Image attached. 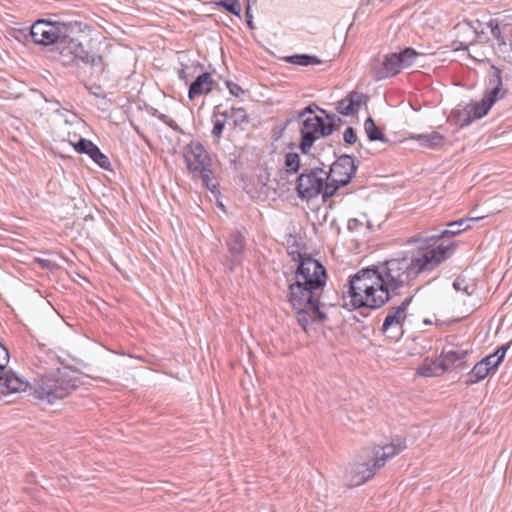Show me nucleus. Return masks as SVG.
Instances as JSON below:
<instances>
[{"instance_id": "72a5a7b5", "label": "nucleus", "mask_w": 512, "mask_h": 512, "mask_svg": "<svg viewBox=\"0 0 512 512\" xmlns=\"http://www.w3.org/2000/svg\"><path fill=\"white\" fill-rule=\"evenodd\" d=\"M365 132L371 141L383 140L384 136L380 129L376 126L372 118H367L364 123Z\"/></svg>"}, {"instance_id": "c756f323", "label": "nucleus", "mask_w": 512, "mask_h": 512, "mask_svg": "<svg viewBox=\"0 0 512 512\" xmlns=\"http://www.w3.org/2000/svg\"><path fill=\"white\" fill-rule=\"evenodd\" d=\"M440 359L429 361L426 359L418 368L417 373L422 377H433L440 375Z\"/></svg>"}, {"instance_id": "f03ea898", "label": "nucleus", "mask_w": 512, "mask_h": 512, "mask_svg": "<svg viewBox=\"0 0 512 512\" xmlns=\"http://www.w3.org/2000/svg\"><path fill=\"white\" fill-rule=\"evenodd\" d=\"M345 286L350 300L343 307L350 311L362 307L379 309L391 300V294L385 288L376 265L367 266L350 275Z\"/></svg>"}, {"instance_id": "a878e982", "label": "nucleus", "mask_w": 512, "mask_h": 512, "mask_svg": "<svg viewBox=\"0 0 512 512\" xmlns=\"http://www.w3.org/2000/svg\"><path fill=\"white\" fill-rule=\"evenodd\" d=\"M381 467H376V461H373V464L363 463L358 464L354 470L353 476V485L358 486L364 484L369 479H371Z\"/></svg>"}, {"instance_id": "5701e85b", "label": "nucleus", "mask_w": 512, "mask_h": 512, "mask_svg": "<svg viewBox=\"0 0 512 512\" xmlns=\"http://www.w3.org/2000/svg\"><path fill=\"white\" fill-rule=\"evenodd\" d=\"M366 96L359 92H351L337 104V111L342 115H352L365 104Z\"/></svg>"}, {"instance_id": "cd10ccee", "label": "nucleus", "mask_w": 512, "mask_h": 512, "mask_svg": "<svg viewBox=\"0 0 512 512\" xmlns=\"http://www.w3.org/2000/svg\"><path fill=\"white\" fill-rule=\"evenodd\" d=\"M421 146L427 148H434L444 144L445 137L439 132L433 131L429 134H418L413 136Z\"/></svg>"}, {"instance_id": "473e14b6", "label": "nucleus", "mask_w": 512, "mask_h": 512, "mask_svg": "<svg viewBox=\"0 0 512 512\" xmlns=\"http://www.w3.org/2000/svg\"><path fill=\"white\" fill-rule=\"evenodd\" d=\"M226 119V114L215 115L213 117L212 135L215 138L217 144L220 142V139L222 137V133L226 124Z\"/></svg>"}, {"instance_id": "3c124183", "label": "nucleus", "mask_w": 512, "mask_h": 512, "mask_svg": "<svg viewBox=\"0 0 512 512\" xmlns=\"http://www.w3.org/2000/svg\"><path fill=\"white\" fill-rule=\"evenodd\" d=\"M367 317V314H364L363 312H359V318Z\"/></svg>"}, {"instance_id": "de8ad7c7", "label": "nucleus", "mask_w": 512, "mask_h": 512, "mask_svg": "<svg viewBox=\"0 0 512 512\" xmlns=\"http://www.w3.org/2000/svg\"><path fill=\"white\" fill-rule=\"evenodd\" d=\"M423 324H424V325H431V324H432V321H431L429 318H425V319L423 320Z\"/></svg>"}, {"instance_id": "4be33fe9", "label": "nucleus", "mask_w": 512, "mask_h": 512, "mask_svg": "<svg viewBox=\"0 0 512 512\" xmlns=\"http://www.w3.org/2000/svg\"><path fill=\"white\" fill-rule=\"evenodd\" d=\"M58 362L59 357L55 352L39 347L34 355L32 364L38 369L37 372H45L58 367Z\"/></svg>"}, {"instance_id": "79ce46f5", "label": "nucleus", "mask_w": 512, "mask_h": 512, "mask_svg": "<svg viewBox=\"0 0 512 512\" xmlns=\"http://www.w3.org/2000/svg\"><path fill=\"white\" fill-rule=\"evenodd\" d=\"M226 85H227V88H228L229 92L231 94H233L234 96L238 97L241 94H243V92H244L243 89L238 84H236L234 82L228 81L226 83Z\"/></svg>"}, {"instance_id": "37998d69", "label": "nucleus", "mask_w": 512, "mask_h": 512, "mask_svg": "<svg viewBox=\"0 0 512 512\" xmlns=\"http://www.w3.org/2000/svg\"><path fill=\"white\" fill-rule=\"evenodd\" d=\"M344 140L348 144H353L357 140L356 133L354 132L353 128L348 127L344 132Z\"/></svg>"}, {"instance_id": "6ab92c4d", "label": "nucleus", "mask_w": 512, "mask_h": 512, "mask_svg": "<svg viewBox=\"0 0 512 512\" xmlns=\"http://www.w3.org/2000/svg\"><path fill=\"white\" fill-rule=\"evenodd\" d=\"M405 319L406 315H404V313L397 307H393L392 311L384 318L381 331L383 333H387L389 331L396 330L397 333L395 335H389V337L397 341L403 334V324Z\"/></svg>"}, {"instance_id": "ea45409f", "label": "nucleus", "mask_w": 512, "mask_h": 512, "mask_svg": "<svg viewBox=\"0 0 512 512\" xmlns=\"http://www.w3.org/2000/svg\"><path fill=\"white\" fill-rule=\"evenodd\" d=\"M481 361L487 368H489L490 372H495L498 370V368L494 367L496 366L497 361L492 354L486 355L481 359Z\"/></svg>"}, {"instance_id": "5fc2aeb1", "label": "nucleus", "mask_w": 512, "mask_h": 512, "mask_svg": "<svg viewBox=\"0 0 512 512\" xmlns=\"http://www.w3.org/2000/svg\"><path fill=\"white\" fill-rule=\"evenodd\" d=\"M147 227H148V228H149V230H151L152 232H155V231L153 230V228H152V226H151V225H148Z\"/></svg>"}, {"instance_id": "f257e3e1", "label": "nucleus", "mask_w": 512, "mask_h": 512, "mask_svg": "<svg viewBox=\"0 0 512 512\" xmlns=\"http://www.w3.org/2000/svg\"><path fill=\"white\" fill-rule=\"evenodd\" d=\"M469 227L465 226L463 229L457 230L445 229L436 234L412 237L408 242L415 244L418 249L425 250V252L420 255L404 253L401 257L376 265L391 298L399 295L400 289L415 280L419 274L432 271L451 258L457 247V242L453 240L440 242V240L446 236H456Z\"/></svg>"}, {"instance_id": "a18cd8bd", "label": "nucleus", "mask_w": 512, "mask_h": 512, "mask_svg": "<svg viewBox=\"0 0 512 512\" xmlns=\"http://www.w3.org/2000/svg\"><path fill=\"white\" fill-rule=\"evenodd\" d=\"M5 359H10V355L7 348L0 342V362Z\"/></svg>"}, {"instance_id": "e433bc0d", "label": "nucleus", "mask_w": 512, "mask_h": 512, "mask_svg": "<svg viewBox=\"0 0 512 512\" xmlns=\"http://www.w3.org/2000/svg\"><path fill=\"white\" fill-rule=\"evenodd\" d=\"M511 345H512V340L506 344H503V345L497 347V349L493 353H491L497 361L496 366H494L495 368H499V366L501 365V363L503 362V360L505 358L507 351L510 349Z\"/></svg>"}, {"instance_id": "0eeeda50", "label": "nucleus", "mask_w": 512, "mask_h": 512, "mask_svg": "<svg viewBox=\"0 0 512 512\" xmlns=\"http://www.w3.org/2000/svg\"><path fill=\"white\" fill-rule=\"evenodd\" d=\"M72 23L37 20L31 27L30 35L35 44L48 46L57 42H66L72 36Z\"/></svg>"}, {"instance_id": "412c9836", "label": "nucleus", "mask_w": 512, "mask_h": 512, "mask_svg": "<svg viewBox=\"0 0 512 512\" xmlns=\"http://www.w3.org/2000/svg\"><path fill=\"white\" fill-rule=\"evenodd\" d=\"M406 445L401 439H395L390 444L377 447L374 450L376 467H383L386 462L399 454Z\"/></svg>"}, {"instance_id": "9b49d317", "label": "nucleus", "mask_w": 512, "mask_h": 512, "mask_svg": "<svg viewBox=\"0 0 512 512\" xmlns=\"http://www.w3.org/2000/svg\"><path fill=\"white\" fill-rule=\"evenodd\" d=\"M326 182V171L315 168L304 171L297 180L296 190L299 197L311 199L322 194L324 198V186Z\"/></svg>"}, {"instance_id": "49530a36", "label": "nucleus", "mask_w": 512, "mask_h": 512, "mask_svg": "<svg viewBox=\"0 0 512 512\" xmlns=\"http://www.w3.org/2000/svg\"><path fill=\"white\" fill-rule=\"evenodd\" d=\"M179 76H180V78H181V79L185 80L186 82L188 81V79H187V77H186V75H185V72H184V71H181V72L179 73Z\"/></svg>"}, {"instance_id": "603ef678", "label": "nucleus", "mask_w": 512, "mask_h": 512, "mask_svg": "<svg viewBox=\"0 0 512 512\" xmlns=\"http://www.w3.org/2000/svg\"><path fill=\"white\" fill-rule=\"evenodd\" d=\"M367 317V314H364L363 312H359V318Z\"/></svg>"}, {"instance_id": "bb28decb", "label": "nucleus", "mask_w": 512, "mask_h": 512, "mask_svg": "<svg viewBox=\"0 0 512 512\" xmlns=\"http://www.w3.org/2000/svg\"><path fill=\"white\" fill-rule=\"evenodd\" d=\"M83 127L84 124L80 120H76L72 123L66 122L62 129L63 140L68 141L75 149V145H77L79 139H83L80 134Z\"/></svg>"}, {"instance_id": "f704fd0d", "label": "nucleus", "mask_w": 512, "mask_h": 512, "mask_svg": "<svg viewBox=\"0 0 512 512\" xmlns=\"http://www.w3.org/2000/svg\"><path fill=\"white\" fill-rule=\"evenodd\" d=\"M300 167V157L297 153L290 152L284 157V168L288 173H296Z\"/></svg>"}, {"instance_id": "c9c22d12", "label": "nucleus", "mask_w": 512, "mask_h": 512, "mask_svg": "<svg viewBox=\"0 0 512 512\" xmlns=\"http://www.w3.org/2000/svg\"><path fill=\"white\" fill-rule=\"evenodd\" d=\"M216 5L219 7H223L224 9L238 17H240L241 15L242 9L239 0H222L217 2Z\"/></svg>"}, {"instance_id": "6e6d98bb", "label": "nucleus", "mask_w": 512, "mask_h": 512, "mask_svg": "<svg viewBox=\"0 0 512 512\" xmlns=\"http://www.w3.org/2000/svg\"><path fill=\"white\" fill-rule=\"evenodd\" d=\"M354 318H355V320H356L357 322H360V321H361V320H360V318H358L357 316H354Z\"/></svg>"}, {"instance_id": "2eb2a0df", "label": "nucleus", "mask_w": 512, "mask_h": 512, "mask_svg": "<svg viewBox=\"0 0 512 512\" xmlns=\"http://www.w3.org/2000/svg\"><path fill=\"white\" fill-rule=\"evenodd\" d=\"M499 92L500 88L495 87L491 91L487 92L480 102L468 104L465 108V112L468 115L467 122L469 123L474 119H480L485 116L496 102Z\"/></svg>"}, {"instance_id": "7ed1b4c3", "label": "nucleus", "mask_w": 512, "mask_h": 512, "mask_svg": "<svg viewBox=\"0 0 512 512\" xmlns=\"http://www.w3.org/2000/svg\"><path fill=\"white\" fill-rule=\"evenodd\" d=\"M83 384L82 372L68 365L37 372L32 387L35 399L48 405L64 399Z\"/></svg>"}, {"instance_id": "8fccbe9b", "label": "nucleus", "mask_w": 512, "mask_h": 512, "mask_svg": "<svg viewBox=\"0 0 512 512\" xmlns=\"http://www.w3.org/2000/svg\"><path fill=\"white\" fill-rule=\"evenodd\" d=\"M347 227H348V230H349V231L353 232V231H354V228H355L356 226L348 225Z\"/></svg>"}, {"instance_id": "f3484780", "label": "nucleus", "mask_w": 512, "mask_h": 512, "mask_svg": "<svg viewBox=\"0 0 512 512\" xmlns=\"http://www.w3.org/2000/svg\"><path fill=\"white\" fill-rule=\"evenodd\" d=\"M227 249L231 258L230 270L233 271L237 266L241 265L244 260L246 250L244 234L238 230L232 231L227 241Z\"/></svg>"}, {"instance_id": "423d86ee", "label": "nucleus", "mask_w": 512, "mask_h": 512, "mask_svg": "<svg viewBox=\"0 0 512 512\" xmlns=\"http://www.w3.org/2000/svg\"><path fill=\"white\" fill-rule=\"evenodd\" d=\"M421 54L414 48L406 47L400 52L388 53L383 60L373 68L377 80L393 77L402 70L410 68Z\"/></svg>"}, {"instance_id": "2f4dec72", "label": "nucleus", "mask_w": 512, "mask_h": 512, "mask_svg": "<svg viewBox=\"0 0 512 512\" xmlns=\"http://www.w3.org/2000/svg\"><path fill=\"white\" fill-rule=\"evenodd\" d=\"M286 61L301 66L320 64V60L316 56H310L305 54L289 56L286 58Z\"/></svg>"}, {"instance_id": "4468645a", "label": "nucleus", "mask_w": 512, "mask_h": 512, "mask_svg": "<svg viewBox=\"0 0 512 512\" xmlns=\"http://www.w3.org/2000/svg\"><path fill=\"white\" fill-rule=\"evenodd\" d=\"M467 356L468 350L462 348L454 349L452 346L444 347L439 356L441 371H447L451 368L465 369Z\"/></svg>"}, {"instance_id": "393cba45", "label": "nucleus", "mask_w": 512, "mask_h": 512, "mask_svg": "<svg viewBox=\"0 0 512 512\" xmlns=\"http://www.w3.org/2000/svg\"><path fill=\"white\" fill-rule=\"evenodd\" d=\"M511 25L512 9L507 11V13L503 16L501 24L497 20L489 21L488 27L490 28L492 36L498 41L499 47L506 45L502 32H505L507 28Z\"/></svg>"}, {"instance_id": "ddd939ff", "label": "nucleus", "mask_w": 512, "mask_h": 512, "mask_svg": "<svg viewBox=\"0 0 512 512\" xmlns=\"http://www.w3.org/2000/svg\"><path fill=\"white\" fill-rule=\"evenodd\" d=\"M73 29L70 37H67L66 42H62L65 44L64 50H68L69 53L73 54L74 58L79 59L86 63H94L95 56L91 53L86 47L82 40H80V28L77 23H72Z\"/></svg>"}, {"instance_id": "c85d7f7f", "label": "nucleus", "mask_w": 512, "mask_h": 512, "mask_svg": "<svg viewBox=\"0 0 512 512\" xmlns=\"http://www.w3.org/2000/svg\"><path fill=\"white\" fill-rule=\"evenodd\" d=\"M491 373L482 361L477 362L469 372V378L466 380L467 385H472L484 380Z\"/></svg>"}, {"instance_id": "9d476101", "label": "nucleus", "mask_w": 512, "mask_h": 512, "mask_svg": "<svg viewBox=\"0 0 512 512\" xmlns=\"http://www.w3.org/2000/svg\"><path fill=\"white\" fill-rule=\"evenodd\" d=\"M294 263L296 264L294 281H300L307 285L325 287L327 272L321 261L311 255L295 261Z\"/></svg>"}, {"instance_id": "c03bdc74", "label": "nucleus", "mask_w": 512, "mask_h": 512, "mask_svg": "<svg viewBox=\"0 0 512 512\" xmlns=\"http://www.w3.org/2000/svg\"><path fill=\"white\" fill-rule=\"evenodd\" d=\"M413 300V295L409 296V297H406L402 303L397 306L398 309H400L403 313H405V311L408 309L409 305L411 304Z\"/></svg>"}, {"instance_id": "13d9d810", "label": "nucleus", "mask_w": 512, "mask_h": 512, "mask_svg": "<svg viewBox=\"0 0 512 512\" xmlns=\"http://www.w3.org/2000/svg\"><path fill=\"white\" fill-rule=\"evenodd\" d=\"M510 47H511V52H512V41H511Z\"/></svg>"}, {"instance_id": "39448f33", "label": "nucleus", "mask_w": 512, "mask_h": 512, "mask_svg": "<svg viewBox=\"0 0 512 512\" xmlns=\"http://www.w3.org/2000/svg\"><path fill=\"white\" fill-rule=\"evenodd\" d=\"M183 157L187 169L194 177H199L203 184L213 193L217 192L218 184L214 179L212 159L199 142H190L183 149Z\"/></svg>"}, {"instance_id": "09e8293b", "label": "nucleus", "mask_w": 512, "mask_h": 512, "mask_svg": "<svg viewBox=\"0 0 512 512\" xmlns=\"http://www.w3.org/2000/svg\"><path fill=\"white\" fill-rule=\"evenodd\" d=\"M374 227H375V226H372V225L367 226V228H368L370 231H375V230H374ZM376 227H377V228H380L381 226H376Z\"/></svg>"}, {"instance_id": "6e6552de", "label": "nucleus", "mask_w": 512, "mask_h": 512, "mask_svg": "<svg viewBox=\"0 0 512 512\" xmlns=\"http://www.w3.org/2000/svg\"><path fill=\"white\" fill-rule=\"evenodd\" d=\"M355 171L354 161L349 156L340 157L334 162L330 171L326 172L324 200L334 196L339 188L346 186L351 181Z\"/></svg>"}, {"instance_id": "20e7f679", "label": "nucleus", "mask_w": 512, "mask_h": 512, "mask_svg": "<svg viewBox=\"0 0 512 512\" xmlns=\"http://www.w3.org/2000/svg\"><path fill=\"white\" fill-rule=\"evenodd\" d=\"M324 287L293 281L288 285L287 301L295 311L298 324L306 331L312 323L323 322L327 314L322 311L321 293Z\"/></svg>"}, {"instance_id": "b1692460", "label": "nucleus", "mask_w": 512, "mask_h": 512, "mask_svg": "<svg viewBox=\"0 0 512 512\" xmlns=\"http://www.w3.org/2000/svg\"><path fill=\"white\" fill-rule=\"evenodd\" d=\"M269 174L263 172L253 178L248 185L247 192L253 198L265 199L269 195L270 188L268 187Z\"/></svg>"}, {"instance_id": "a211bd4d", "label": "nucleus", "mask_w": 512, "mask_h": 512, "mask_svg": "<svg viewBox=\"0 0 512 512\" xmlns=\"http://www.w3.org/2000/svg\"><path fill=\"white\" fill-rule=\"evenodd\" d=\"M75 151L80 154H87L101 168L110 169L109 158L91 140L79 139L77 145H75Z\"/></svg>"}, {"instance_id": "f8f14e48", "label": "nucleus", "mask_w": 512, "mask_h": 512, "mask_svg": "<svg viewBox=\"0 0 512 512\" xmlns=\"http://www.w3.org/2000/svg\"><path fill=\"white\" fill-rule=\"evenodd\" d=\"M33 385L34 381L29 382L16 372L8 369L1 377L0 393L3 395H9L13 393L26 392L28 396H32L35 399V393H33L32 389Z\"/></svg>"}, {"instance_id": "4d7b16f0", "label": "nucleus", "mask_w": 512, "mask_h": 512, "mask_svg": "<svg viewBox=\"0 0 512 512\" xmlns=\"http://www.w3.org/2000/svg\"><path fill=\"white\" fill-rule=\"evenodd\" d=\"M247 22H248V24H249L250 26H252L251 19H248V21H247Z\"/></svg>"}, {"instance_id": "58836bf2", "label": "nucleus", "mask_w": 512, "mask_h": 512, "mask_svg": "<svg viewBox=\"0 0 512 512\" xmlns=\"http://www.w3.org/2000/svg\"><path fill=\"white\" fill-rule=\"evenodd\" d=\"M34 263L38 264V266L40 268L46 269V270H50V271H53L56 268H58V265L54 261H52L50 259L35 257L34 258Z\"/></svg>"}, {"instance_id": "dca6fc26", "label": "nucleus", "mask_w": 512, "mask_h": 512, "mask_svg": "<svg viewBox=\"0 0 512 512\" xmlns=\"http://www.w3.org/2000/svg\"><path fill=\"white\" fill-rule=\"evenodd\" d=\"M287 254L292 262L298 261L306 256H311L309 253L306 237L301 233L291 232L285 236Z\"/></svg>"}, {"instance_id": "7c9ffc66", "label": "nucleus", "mask_w": 512, "mask_h": 512, "mask_svg": "<svg viewBox=\"0 0 512 512\" xmlns=\"http://www.w3.org/2000/svg\"><path fill=\"white\" fill-rule=\"evenodd\" d=\"M452 287L457 292H462L466 296H471L474 292V285L461 275L455 278Z\"/></svg>"}, {"instance_id": "864d4df0", "label": "nucleus", "mask_w": 512, "mask_h": 512, "mask_svg": "<svg viewBox=\"0 0 512 512\" xmlns=\"http://www.w3.org/2000/svg\"><path fill=\"white\" fill-rule=\"evenodd\" d=\"M313 230L315 233H317V226L316 225H313Z\"/></svg>"}, {"instance_id": "4c0bfd02", "label": "nucleus", "mask_w": 512, "mask_h": 512, "mask_svg": "<svg viewBox=\"0 0 512 512\" xmlns=\"http://www.w3.org/2000/svg\"><path fill=\"white\" fill-rule=\"evenodd\" d=\"M231 117L234 119L235 124H242L248 121V114L244 108H232Z\"/></svg>"}, {"instance_id": "1a4fd4ad", "label": "nucleus", "mask_w": 512, "mask_h": 512, "mask_svg": "<svg viewBox=\"0 0 512 512\" xmlns=\"http://www.w3.org/2000/svg\"><path fill=\"white\" fill-rule=\"evenodd\" d=\"M333 131V125L326 122L320 116L313 112L304 114V120L301 127L300 149L303 153H308L314 142L324 136H328Z\"/></svg>"}, {"instance_id": "a19ab883", "label": "nucleus", "mask_w": 512, "mask_h": 512, "mask_svg": "<svg viewBox=\"0 0 512 512\" xmlns=\"http://www.w3.org/2000/svg\"><path fill=\"white\" fill-rule=\"evenodd\" d=\"M483 218H484L483 215H476L473 213H469V215L466 218L454 220V221L449 222L448 224H464V222H467V221H478Z\"/></svg>"}, {"instance_id": "aec40b11", "label": "nucleus", "mask_w": 512, "mask_h": 512, "mask_svg": "<svg viewBox=\"0 0 512 512\" xmlns=\"http://www.w3.org/2000/svg\"><path fill=\"white\" fill-rule=\"evenodd\" d=\"M215 85L216 81L210 73H202L191 83L188 97L190 100H194L199 96L207 95L213 91Z\"/></svg>"}]
</instances>
